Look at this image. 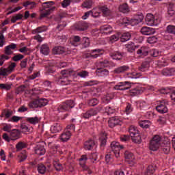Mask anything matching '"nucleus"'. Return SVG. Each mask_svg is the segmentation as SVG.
Here are the masks:
<instances>
[{
	"label": "nucleus",
	"instance_id": "f257e3e1",
	"mask_svg": "<svg viewBox=\"0 0 175 175\" xmlns=\"http://www.w3.org/2000/svg\"><path fill=\"white\" fill-rule=\"evenodd\" d=\"M73 71H69L64 70L61 72L62 77L59 78V83L62 85H68L70 83H72V80L69 78V76L72 75Z\"/></svg>",
	"mask_w": 175,
	"mask_h": 175
},
{
	"label": "nucleus",
	"instance_id": "f03ea898",
	"mask_svg": "<svg viewBox=\"0 0 175 175\" xmlns=\"http://www.w3.org/2000/svg\"><path fill=\"white\" fill-rule=\"evenodd\" d=\"M73 107H75V101L73 100H68L59 105L57 110L59 113H62L64 111H68L70 109H73Z\"/></svg>",
	"mask_w": 175,
	"mask_h": 175
},
{
	"label": "nucleus",
	"instance_id": "7ed1b4c3",
	"mask_svg": "<svg viewBox=\"0 0 175 175\" xmlns=\"http://www.w3.org/2000/svg\"><path fill=\"white\" fill-rule=\"evenodd\" d=\"M146 23L147 25L152 27L154 25H158L161 23V19L154 17L152 14H148L145 18Z\"/></svg>",
	"mask_w": 175,
	"mask_h": 175
},
{
	"label": "nucleus",
	"instance_id": "20e7f679",
	"mask_svg": "<svg viewBox=\"0 0 175 175\" xmlns=\"http://www.w3.org/2000/svg\"><path fill=\"white\" fill-rule=\"evenodd\" d=\"M111 148L116 158H120V151L124 148V146H121L119 142H112L111 144Z\"/></svg>",
	"mask_w": 175,
	"mask_h": 175
},
{
	"label": "nucleus",
	"instance_id": "39448f33",
	"mask_svg": "<svg viewBox=\"0 0 175 175\" xmlns=\"http://www.w3.org/2000/svg\"><path fill=\"white\" fill-rule=\"evenodd\" d=\"M167 105H169V102L167 101V100H161L159 104L156 107V110L161 114L167 113Z\"/></svg>",
	"mask_w": 175,
	"mask_h": 175
},
{
	"label": "nucleus",
	"instance_id": "423d86ee",
	"mask_svg": "<svg viewBox=\"0 0 175 175\" xmlns=\"http://www.w3.org/2000/svg\"><path fill=\"white\" fill-rule=\"evenodd\" d=\"M102 110V107H96L94 109H90V110L87 111L86 112L82 113L83 118L85 120H88V118H91V117H94V116H96L99 111Z\"/></svg>",
	"mask_w": 175,
	"mask_h": 175
},
{
	"label": "nucleus",
	"instance_id": "0eeeda50",
	"mask_svg": "<svg viewBox=\"0 0 175 175\" xmlns=\"http://www.w3.org/2000/svg\"><path fill=\"white\" fill-rule=\"evenodd\" d=\"M108 124L110 128H114L116 125H121V120L118 117L115 116L109 119Z\"/></svg>",
	"mask_w": 175,
	"mask_h": 175
},
{
	"label": "nucleus",
	"instance_id": "6e6552de",
	"mask_svg": "<svg viewBox=\"0 0 175 175\" xmlns=\"http://www.w3.org/2000/svg\"><path fill=\"white\" fill-rule=\"evenodd\" d=\"M34 152L36 155L42 156L46 154V149L44 148V146L38 144L34 147Z\"/></svg>",
	"mask_w": 175,
	"mask_h": 175
},
{
	"label": "nucleus",
	"instance_id": "1a4fd4ad",
	"mask_svg": "<svg viewBox=\"0 0 175 175\" xmlns=\"http://www.w3.org/2000/svg\"><path fill=\"white\" fill-rule=\"evenodd\" d=\"M75 28L77 31H85L88 29V24L85 21L78 22L75 25Z\"/></svg>",
	"mask_w": 175,
	"mask_h": 175
},
{
	"label": "nucleus",
	"instance_id": "9d476101",
	"mask_svg": "<svg viewBox=\"0 0 175 175\" xmlns=\"http://www.w3.org/2000/svg\"><path fill=\"white\" fill-rule=\"evenodd\" d=\"M140 32L142 33V35H154L155 33V29L148 27H143L141 29Z\"/></svg>",
	"mask_w": 175,
	"mask_h": 175
},
{
	"label": "nucleus",
	"instance_id": "9b49d317",
	"mask_svg": "<svg viewBox=\"0 0 175 175\" xmlns=\"http://www.w3.org/2000/svg\"><path fill=\"white\" fill-rule=\"evenodd\" d=\"M129 69V66H119L113 70V73L116 75H121V73H125V72H128Z\"/></svg>",
	"mask_w": 175,
	"mask_h": 175
},
{
	"label": "nucleus",
	"instance_id": "f8f14e48",
	"mask_svg": "<svg viewBox=\"0 0 175 175\" xmlns=\"http://www.w3.org/2000/svg\"><path fill=\"white\" fill-rule=\"evenodd\" d=\"M16 49H17V44L12 43L11 44L5 46V53L6 55H12V54H13V51L12 50H16Z\"/></svg>",
	"mask_w": 175,
	"mask_h": 175
},
{
	"label": "nucleus",
	"instance_id": "ddd939ff",
	"mask_svg": "<svg viewBox=\"0 0 175 175\" xmlns=\"http://www.w3.org/2000/svg\"><path fill=\"white\" fill-rule=\"evenodd\" d=\"M144 16L143 15H138L135 17V18L131 19L129 22V25H132V27H135V25H137V24H140L142 21H143Z\"/></svg>",
	"mask_w": 175,
	"mask_h": 175
},
{
	"label": "nucleus",
	"instance_id": "4468645a",
	"mask_svg": "<svg viewBox=\"0 0 175 175\" xmlns=\"http://www.w3.org/2000/svg\"><path fill=\"white\" fill-rule=\"evenodd\" d=\"M124 158L126 162H128V163H131V162H133V161H135V155L129 150H126L124 152Z\"/></svg>",
	"mask_w": 175,
	"mask_h": 175
},
{
	"label": "nucleus",
	"instance_id": "2eb2a0df",
	"mask_svg": "<svg viewBox=\"0 0 175 175\" xmlns=\"http://www.w3.org/2000/svg\"><path fill=\"white\" fill-rule=\"evenodd\" d=\"M99 140L100 142V146L105 147L107 142V134L105 132H101L100 133Z\"/></svg>",
	"mask_w": 175,
	"mask_h": 175
},
{
	"label": "nucleus",
	"instance_id": "dca6fc26",
	"mask_svg": "<svg viewBox=\"0 0 175 175\" xmlns=\"http://www.w3.org/2000/svg\"><path fill=\"white\" fill-rule=\"evenodd\" d=\"M62 131V125L60 123H55L51 126V132L52 133H58Z\"/></svg>",
	"mask_w": 175,
	"mask_h": 175
},
{
	"label": "nucleus",
	"instance_id": "f3484780",
	"mask_svg": "<svg viewBox=\"0 0 175 175\" xmlns=\"http://www.w3.org/2000/svg\"><path fill=\"white\" fill-rule=\"evenodd\" d=\"M148 47L147 46H142L137 51V54L140 55L141 57H146L148 55Z\"/></svg>",
	"mask_w": 175,
	"mask_h": 175
},
{
	"label": "nucleus",
	"instance_id": "a211bd4d",
	"mask_svg": "<svg viewBox=\"0 0 175 175\" xmlns=\"http://www.w3.org/2000/svg\"><path fill=\"white\" fill-rule=\"evenodd\" d=\"M55 10V7H52L50 9H48L44 12H41L39 19L42 20L43 18L47 17V16H50V14H51V12H54Z\"/></svg>",
	"mask_w": 175,
	"mask_h": 175
},
{
	"label": "nucleus",
	"instance_id": "6ab92c4d",
	"mask_svg": "<svg viewBox=\"0 0 175 175\" xmlns=\"http://www.w3.org/2000/svg\"><path fill=\"white\" fill-rule=\"evenodd\" d=\"M70 136H72L70 131H66L60 135V139L62 142H68L70 139Z\"/></svg>",
	"mask_w": 175,
	"mask_h": 175
},
{
	"label": "nucleus",
	"instance_id": "aec40b11",
	"mask_svg": "<svg viewBox=\"0 0 175 175\" xmlns=\"http://www.w3.org/2000/svg\"><path fill=\"white\" fill-rule=\"evenodd\" d=\"M11 140H17L20 138V131L18 129H13L10 133Z\"/></svg>",
	"mask_w": 175,
	"mask_h": 175
},
{
	"label": "nucleus",
	"instance_id": "412c9836",
	"mask_svg": "<svg viewBox=\"0 0 175 175\" xmlns=\"http://www.w3.org/2000/svg\"><path fill=\"white\" fill-rule=\"evenodd\" d=\"M100 29L103 33H106L107 35L109 33H111V32L113 31V28L109 25L101 26Z\"/></svg>",
	"mask_w": 175,
	"mask_h": 175
},
{
	"label": "nucleus",
	"instance_id": "4be33fe9",
	"mask_svg": "<svg viewBox=\"0 0 175 175\" xmlns=\"http://www.w3.org/2000/svg\"><path fill=\"white\" fill-rule=\"evenodd\" d=\"M95 147V142L92 139L89 141H86L84 144V148L85 150H92Z\"/></svg>",
	"mask_w": 175,
	"mask_h": 175
},
{
	"label": "nucleus",
	"instance_id": "5701e85b",
	"mask_svg": "<svg viewBox=\"0 0 175 175\" xmlns=\"http://www.w3.org/2000/svg\"><path fill=\"white\" fill-rule=\"evenodd\" d=\"M25 121L31 125H36V124H39L40 119L39 117L35 116L34 118H27Z\"/></svg>",
	"mask_w": 175,
	"mask_h": 175
},
{
	"label": "nucleus",
	"instance_id": "b1692460",
	"mask_svg": "<svg viewBox=\"0 0 175 175\" xmlns=\"http://www.w3.org/2000/svg\"><path fill=\"white\" fill-rule=\"evenodd\" d=\"M141 94H143V90H142L140 88H135L129 91V95L131 96H136L137 95H140Z\"/></svg>",
	"mask_w": 175,
	"mask_h": 175
},
{
	"label": "nucleus",
	"instance_id": "393cba45",
	"mask_svg": "<svg viewBox=\"0 0 175 175\" xmlns=\"http://www.w3.org/2000/svg\"><path fill=\"white\" fill-rule=\"evenodd\" d=\"M40 53L44 55H49L50 53V48L49 47V45L46 44H42L40 47Z\"/></svg>",
	"mask_w": 175,
	"mask_h": 175
},
{
	"label": "nucleus",
	"instance_id": "a878e982",
	"mask_svg": "<svg viewBox=\"0 0 175 175\" xmlns=\"http://www.w3.org/2000/svg\"><path fill=\"white\" fill-rule=\"evenodd\" d=\"M96 73L100 77H107V76H109V71L106 69L98 68Z\"/></svg>",
	"mask_w": 175,
	"mask_h": 175
},
{
	"label": "nucleus",
	"instance_id": "bb28decb",
	"mask_svg": "<svg viewBox=\"0 0 175 175\" xmlns=\"http://www.w3.org/2000/svg\"><path fill=\"white\" fill-rule=\"evenodd\" d=\"M94 5V1L92 0H85L82 4L81 8L83 9H91Z\"/></svg>",
	"mask_w": 175,
	"mask_h": 175
},
{
	"label": "nucleus",
	"instance_id": "cd10ccee",
	"mask_svg": "<svg viewBox=\"0 0 175 175\" xmlns=\"http://www.w3.org/2000/svg\"><path fill=\"white\" fill-rule=\"evenodd\" d=\"M110 57L112 58V59H116V61H120V59H122V54L120 52L111 53Z\"/></svg>",
	"mask_w": 175,
	"mask_h": 175
},
{
	"label": "nucleus",
	"instance_id": "c85d7f7f",
	"mask_svg": "<svg viewBox=\"0 0 175 175\" xmlns=\"http://www.w3.org/2000/svg\"><path fill=\"white\" fill-rule=\"evenodd\" d=\"M80 40H81V38L79 36H75L71 38L70 43L72 46H75V47L79 46V43H80Z\"/></svg>",
	"mask_w": 175,
	"mask_h": 175
},
{
	"label": "nucleus",
	"instance_id": "c756f323",
	"mask_svg": "<svg viewBox=\"0 0 175 175\" xmlns=\"http://www.w3.org/2000/svg\"><path fill=\"white\" fill-rule=\"evenodd\" d=\"M65 53V48L62 46H55L53 49V54H64Z\"/></svg>",
	"mask_w": 175,
	"mask_h": 175
},
{
	"label": "nucleus",
	"instance_id": "7c9ffc66",
	"mask_svg": "<svg viewBox=\"0 0 175 175\" xmlns=\"http://www.w3.org/2000/svg\"><path fill=\"white\" fill-rule=\"evenodd\" d=\"M101 51H103V50L93 49L92 50V53L90 54V57H92V58H98L99 55H102L103 53H100Z\"/></svg>",
	"mask_w": 175,
	"mask_h": 175
},
{
	"label": "nucleus",
	"instance_id": "2f4dec72",
	"mask_svg": "<svg viewBox=\"0 0 175 175\" xmlns=\"http://www.w3.org/2000/svg\"><path fill=\"white\" fill-rule=\"evenodd\" d=\"M23 6H24V8L30 6L29 9L32 10V9H35V8H36V3L34 1H27L23 3Z\"/></svg>",
	"mask_w": 175,
	"mask_h": 175
},
{
	"label": "nucleus",
	"instance_id": "473e14b6",
	"mask_svg": "<svg viewBox=\"0 0 175 175\" xmlns=\"http://www.w3.org/2000/svg\"><path fill=\"white\" fill-rule=\"evenodd\" d=\"M119 12L122 13H129V7L128 4L123 3L119 6Z\"/></svg>",
	"mask_w": 175,
	"mask_h": 175
},
{
	"label": "nucleus",
	"instance_id": "72a5a7b5",
	"mask_svg": "<svg viewBox=\"0 0 175 175\" xmlns=\"http://www.w3.org/2000/svg\"><path fill=\"white\" fill-rule=\"evenodd\" d=\"M90 14L92 17H94V18H98V17L100 16V12H99V10H98V8H93L92 10H90Z\"/></svg>",
	"mask_w": 175,
	"mask_h": 175
},
{
	"label": "nucleus",
	"instance_id": "f704fd0d",
	"mask_svg": "<svg viewBox=\"0 0 175 175\" xmlns=\"http://www.w3.org/2000/svg\"><path fill=\"white\" fill-rule=\"evenodd\" d=\"M131 37L132 36L131 35V33H124L121 36V42H122L123 43L125 42H128V40H131Z\"/></svg>",
	"mask_w": 175,
	"mask_h": 175
},
{
	"label": "nucleus",
	"instance_id": "c9c22d12",
	"mask_svg": "<svg viewBox=\"0 0 175 175\" xmlns=\"http://www.w3.org/2000/svg\"><path fill=\"white\" fill-rule=\"evenodd\" d=\"M161 144H157V142H154V141H150L149 148L152 151H157L158 148H159V146Z\"/></svg>",
	"mask_w": 175,
	"mask_h": 175
},
{
	"label": "nucleus",
	"instance_id": "e433bc0d",
	"mask_svg": "<svg viewBox=\"0 0 175 175\" xmlns=\"http://www.w3.org/2000/svg\"><path fill=\"white\" fill-rule=\"evenodd\" d=\"M129 132L130 133L131 137L135 136L139 133V130L134 126H131L129 129Z\"/></svg>",
	"mask_w": 175,
	"mask_h": 175
},
{
	"label": "nucleus",
	"instance_id": "4c0bfd02",
	"mask_svg": "<svg viewBox=\"0 0 175 175\" xmlns=\"http://www.w3.org/2000/svg\"><path fill=\"white\" fill-rule=\"evenodd\" d=\"M100 10H101V12H103L104 16H110L111 14V10H110V9H109L106 6L100 7Z\"/></svg>",
	"mask_w": 175,
	"mask_h": 175
},
{
	"label": "nucleus",
	"instance_id": "58836bf2",
	"mask_svg": "<svg viewBox=\"0 0 175 175\" xmlns=\"http://www.w3.org/2000/svg\"><path fill=\"white\" fill-rule=\"evenodd\" d=\"M53 165L57 172H61V170L64 169V166H62V164H61L59 161H54Z\"/></svg>",
	"mask_w": 175,
	"mask_h": 175
},
{
	"label": "nucleus",
	"instance_id": "ea45409f",
	"mask_svg": "<svg viewBox=\"0 0 175 175\" xmlns=\"http://www.w3.org/2000/svg\"><path fill=\"white\" fill-rule=\"evenodd\" d=\"M16 151H21L23 148H27V144L25 142H20L16 145Z\"/></svg>",
	"mask_w": 175,
	"mask_h": 175
},
{
	"label": "nucleus",
	"instance_id": "a19ab883",
	"mask_svg": "<svg viewBox=\"0 0 175 175\" xmlns=\"http://www.w3.org/2000/svg\"><path fill=\"white\" fill-rule=\"evenodd\" d=\"M45 31H47V27L46 26H42L33 30L32 33H40L42 32H44Z\"/></svg>",
	"mask_w": 175,
	"mask_h": 175
},
{
	"label": "nucleus",
	"instance_id": "79ce46f5",
	"mask_svg": "<svg viewBox=\"0 0 175 175\" xmlns=\"http://www.w3.org/2000/svg\"><path fill=\"white\" fill-rule=\"evenodd\" d=\"M131 139L134 143H137L138 144H140V143H142V136H140L139 133H137V135L131 137Z\"/></svg>",
	"mask_w": 175,
	"mask_h": 175
},
{
	"label": "nucleus",
	"instance_id": "37998d69",
	"mask_svg": "<svg viewBox=\"0 0 175 175\" xmlns=\"http://www.w3.org/2000/svg\"><path fill=\"white\" fill-rule=\"evenodd\" d=\"M19 158V162H24L27 158H28V154L25 150H23L21 154L18 156Z\"/></svg>",
	"mask_w": 175,
	"mask_h": 175
},
{
	"label": "nucleus",
	"instance_id": "c03bdc74",
	"mask_svg": "<svg viewBox=\"0 0 175 175\" xmlns=\"http://www.w3.org/2000/svg\"><path fill=\"white\" fill-rule=\"evenodd\" d=\"M151 125V122L149 120H142L139 122V126L141 128H150V126Z\"/></svg>",
	"mask_w": 175,
	"mask_h": 175
},
{
	"label": "nucleus",
	"instance_id": "a18cd8bd",
	"mask_svg": "<svg viewBox=\"0 0 175 175\" xmlns=\"http://www.w3.org/2000/svg\"><path fill=\"white\" fill-rule=\"evenodd\" d=\"M148 68H150V64L148 63V62H143L141 65L139 70L141 72H146L148 69Z\"/></svg>",
	"mask_w": 175,
	"mask_h": 175
},
{
	"label": "nucleus",
	"instance_id": "49530a36",
	"mask_svg": "<svg viewBox=\"0 0 175 175\" xmlns=\"http://www.w3.org/2000/svg\"><path fill=\"white\" fill-rule=\"evenodd\" d=\"M38 100V107H43L49 103V100L46 98H39Z\"/></svg>",
	"mask_w": 175,
	"mask_h": 175
},
{
	"label": "nucleus",
	"instance_id": "de8ad7c7",
	"mask_svg": "<svg viewBox=\"0 0 175 175\" xmlns=\"http://www.w3.org/2000/svg\"><path fill=\"white\" fill-rule=\"evenodd\" d=\"M154 173H155V167H154V165H150L148 167L145 174L151 175V174H154Z\"/></svg>",
	"mask_w": 175,
	"mask_h": 175
},
{
	"label": "nucleus",
	"instance_id": "09e8293b",
	"mask_svg": "<svg viewBox=\"0 0 175 175\" xmlns=\"http://www.w3.org/2000/svg\"><path fill=\"white\" fill-rule=\"evenodd\" d=\"M47 168H46V166L43 164H39L38 166V172L40 174H44Z\"/></svg>",
	"mask_w": 175,
	"mask_h": 175
},
{
	"label": "nucleus",
	"instance_id": "8fccbe9b",
	"mask_svg": "<svg viewBox=\"0 0 175 175\" xmlns=\"http://www.w3.org/2000/svg\"><path fill=\"white\" fill-rule=\"evenodd\" d=\"M166 32L172 35H175V26L172 25H168L166 28Z\"/></svg>",
	"mask_w": 175,
	"mask_h": 175
},
{
	"label": "nucleus",
	"instance_id": "3c124183",
	"mask_svg": "<svg viewBox=\"0 0 175 175\" xmlns=\"http://www.w3.org/2000/svg\"><path fill=\"white\" fill-rule=\"evenodd\" d=\"M54 5H55V2L54 1H46L42 3V6L44 9H49L51 8V6H54Z\"/></svg>",
	"mask_w": 175,
	"mask_h": 175
},
{
	"label": "nucleus",
	"instance_id": "603ef678",
	"mask_svg": "<svg viewBox=\"0 0 175 175\" xmlns=\"http://www.w3.org/2000/svg\"><path fill=\"white\" fill-rule=\"evenodd\" d=\"M162 54V52L159 51L158 49H152L150 51L151 57H159Z\"/></svg>",
	"mask_w": 175,
	"mask_h": 175
},
{
	"label": "nucleus",
	"instance_id": "864d4df0",
	"mask_svg": "<svg viewBox=\"0 0 175 175\" xmlns=\"http://www.w3.org/2000/svg\"><path fill=\"white\" fill-rule=\"evenodd\" d=\"M126 49L129 53H133L136 46H135V44L132 43L126 44Z\"/></svg>",
	"mask_w": 175,
	"mask_h": 175
},
{
	"label": "nucleus",
	"instance_id": "5fc2aeb1",
	"mask_svg": "<svg viewBox=\"0 0 175 175\" xmlns=\"http://www.w3.org/2000/svg\"><path fill=\"white\" fill-rule=\"evenodd\" d=\"M29 107L30 109H38V107H39V103L38 99L29 103Z\"/></svg>",
	"mask_w": 175,
	"mask_h": 175
},
{
	"label": "nucleus",
	"instance_id": "6e6d98bb",
	"mask_svg": "<svg viewBox=\"0 0 175 175\" xmlns=\"http://www.w3.org/2000/svg\"><path fill=\"white\" fill-rule=\"evenodd\" d=\"M90 75V72L88 71L82 70L79 72L77 73V76H79V77H81V79H85Z\"/></svg>",
	"mask_w": 175,
	"mask_h": 175
},
{
	"label": "nucleus",
	"instance_id": "4d7b16f0",
	"mask_svg": "<svg viewBox=\"0 0 175 175\" xmlns=\"http://www.w3.org/2000/svg\"><path fill=\"white\" fill-rule=\"evenodd\" d=\"M25 88L26 86L25 85L19 86L16 89L15 94H16V95L22 94V92H24L25 91Z\"/></svg>",
	"mask_w": 175,
	"mask_h": 175
},
{
	"label": "nucleus",
	"instance_id": "13d9d810",
	"mask_svg": "<svg viewBox=\"0 0 175 175\" xmlns=\"http://www.w3.org/2000/svg\"><path fill=\"white\" fill-rule=\"evenodd\" d=\"M9 55H1L0 57V66H2L3 65V62L5 61L10 59V57L8 56Z\"/></svg>",
	"mask_w": 175,
	"mask_h": 175
},
{
	"label": "nucleus",
	"instance_id": "bf43d9fd",
	"mask_svg": "<svg viewBox=\"0 0 175 175\" xmlns=\"http://www.w3.org/2000/svg\"><path fill=\"white\" fill-rule=\"evenodd\" d=\"M147 103L146 101L139 102L137 103V107L140 109V110H146L147 109Z\"/></svg>",
	"mask_w": 175,
	"mask_h": 175
},
{
	"label": "nucleus",
	"instance_id": "052dcab7",
	"mask_svg": "<svg viewBox=\"0 0 175 175\" xmlns=\"http://www.w3.org/2000/svg\"><path fill=\"white\" fill-rule=\"evenodd\" d=\"M105 113L108 115L114 114L116 113V108L107 106L105 107Z\"/></svg>",
	"mask_w": 175,
	"mask_h": 175
},
{
	"label": "nucleus",
	"instance_id": "680f3d73",
	"mask_svg": "<svg viewBox=\"0 0 175 175\" xmlns=\"http://www.w3.org/2000/svg\"><path fill=\"white\" fill-rule=\"evenodd\" d=\"M161 151H163L164 154H169L170 152V144H167L165 146L161 148Z\"/></svg>",
	"mask_w": 175,
	"mask_h": 175
},
{
	"label": "nucleus",
	"instance_id": "e2e57ef3",
	"mask_svg": "<svg viewBox=\"0 0 175 175\" xmlns=\"http://www.w3.org/2000/svg\"><path fill=\"white\" fill-rule=\"evenodd\" d=\"M148 43L152 44L154 43H157L158 42V38L156 36L148 37L147 39Z\"/></svg>",
	"mask_w": 175,
	"mask_h": 175
},
{
	"label": "nucleus",
	"instance_id": "0e129e2a",
	"mask_svg": "<svg viewBox=\"0 0 175 175\" xmlns=\"http://www.w3.org/2000/svg\"><path fill=\"white\" fill-rule=\"evenodd\" d=\"M82 44L85 49L90 47V38L87 37L83 38Z\"/></svg>",
	"mask_w": 175,
	"mask_h": 175
},
{
	"label": "nucleus",
	"instance_id": "69168bd1",
	"mask_svg": "<svg viewBox=\"0 0 175 175\" xmlns=\"http://www.w3.org/2000/svg\"><path fill=\"white\" fill-rule=\"evenodd\" d=\"M99 103V101L96 98H92L89 100L88 105L89 106H96Z\"/></svg>",
	"mask_w": 175,
	"mask_h": 175
},
{
	"label": "nucleus",
	"instance_id": "338daca9",
	"mask_svg": "<svg viewBox=\"0 0 175 175\" xmlns=\"http://www.w3.org/2000/svg\"><path fill=\"white\" fill-rule=\"evenodd\" d=\"M24 58V55H21V54H17L16 55H14L12 57V59L15 62H18V61H21V59H23Z\"/></svg>",
	"mask_w": 175,
	"mask_h": 175
},
{
	"label": "nucleus",
	"instance_id": "774afa93",
	"mask_svg": "<svg viewBox=\"0 0 175 175\" xmlns=\"http://www.w3.org/2000/svg\"><path fill=\"white\" fill-rule=\"evenodd\" d=\"M65 27H66V23L65 22L59 23L56 27V29L62 31Z\"/></svg>",
	"mask_w": 175,
	"mask_h": 175
}]
</instances>
